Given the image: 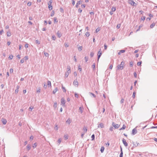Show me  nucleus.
<instances>
[{
    "label": "nucleus",
    "mask_w": 157,
    "mask_h": 157,
    "mask_svg": "<svg viewBox=\"0 0 157 157\" xmlns=\"http://www.w3.org/2000/svg\"><path fill=\"white\" fill-rule=\"evenodd\" d=\"M34 108L33 107L31 106L29 108V110L30 111H32L33 109Z\"/></svg>",
    "instance_id": "obj_45"
},
{
    "label": "nucleus",
    "mask_w": 157,
    "mask_h": 157,
    "mask_svg": "<svg viewBox=\"0 0 157 157\" xmlns=\"http://www.w3.org/2000/svg\"><path fill=\"white\" fill-rule=\"evenodd\" d=\"M48 84L47 85L49 87V86H51V82L49 81H48L47 82Z\"/></svg>",
    "instance_id": "obj_26"
},
{
    "label": "nucleus",
    "mask_w": 157,
    "mask_h": 157,
    "mask_svg": "<svg viewBox=\"0 0 157 157\" xmlns=\"http://www.w3.org/2000/svg\"><path fill=\"white\" fill-rule=\"evenodd\" d=\"M52 0H50L49 2H48V5H52Z\"/></svg>",
    "instance_id": "obj_34"
},
{
    "label": "nucleus",
    "mask_w": 157,
    "mask_h": 157,
    "mask_svg": "<svg viewBox=\"0 0 157 157\" xmlns=\"http://www.w3.org/2000/svg\"><path fill=\"white\" fill-rule=\"evenodd\" d=\"M112 125L115 128H118L119 127V125L117 124H115L114 122L112 123Z\"/></svg>",
    "instance_id": "obj_8"
},
{
    "label": "nucleus",
    "mask_w": 157,
    "mask_h": 157,
    "mask_svg": "<svg viewBox=\"0 0 157 157\" xmlns=\"http://www.w3.org/2000/svg\"><path fill=\"white\" fill-rule=\"evenodd\" d=\"M125 63L123 61L121 62L120 65H119L117 66V70H122L124 68V65Z\"/></svg>",
    "instance_id": "obj_1"
},
{
    "label": "nucleus",
    "mask_w": 157,
    "mask_h": 157,
    "mask_svg": "<svg viewBox=\"0 0 157 157\" xmlns=\"http://www.w3.org/2000/svg\"><path fill=\"white\" fill-rule=\"evenodd\" d=\"M65 99L63 98H62L61 99V105H62L63 107L65 106Z\"/></svg>",
    "instance_id": "obj_3"
},
{
    "label": "nucleus",
    "mask_w": 157,
    "mask_h": 157,
    "mask_svg": "<svg viewBox=\"0 0 157 157\" xmlns=\"http://www.w3.org/2000/svg\"><path fill=\"white\" fill-rule=\"evenodd\" d=\"M100 126L101 128L104 127L103 124L102 123H100L98 125V127Z\"/></svg>",
    "instance_id": "obj_25"
},
{
    "label": "nucleus",
    "mask_w": 157,
    "mask_h": 157,
    "mask_svg": "<svg viewBox=\"0 0 157 157\" xmlns=\"http://www.w3.org/2000/svg\"><path fill=\"white\" fill-rule=\"evenodd\" d=\"M35 41L36 44H40V42L38 40H36Z\"/></svg>",
    "instance_id": "obj_42"
},
{
    "label": "nucleus",
    "mask_w": 157,
    "mask_h": 157,
    "mask_svg": "<svg viewBox=\"0 0 157 157\" xmlns=\"http://www.w3.org/2000/svg\"><path fill=\"white\" fill-rule=\"evenodd\" d=\"M105 148L103 146L101 147V148L100 151L101 153H103L104 152Z\"/></svg>",
    "instance_id": "obj_19"
},
{
    "label": "nucleus",
    "mask_w": 157,
    "mask_h": 157,
    "mask_svg": "<svg viewBox=\"0 0 157 157\" xmlns=\"http://www.w3.org/2000/svg\"><path fill=\"white\" fill-rule=\"evenodd\" d=\"M120 26H121V25L120 24H118L117 26V29H119L120 27Z\"/></svg>",
    "instance_id": "obj_54"
},
{
    "label": "nucleus",
    "mask_w": 157,
    "mask_h": 157,
    "mask_svg": "<svg viewBox=\"0 0 157 157\" xmlns=\"http://www.w3.org/2000/svg\"><path fill=\"white\" fill-rule=\"evenodd\" d=\"M11 35V33L10 31L7 32V36L8 37L10 36Z\"/></svg>",
    "instance_id": "obj_23"
},
{
    "label": "nucleus",
    "mask_w": 157,
    "mask_h": 157,
    "mask_svg": "<svg viewBox=\"0 0 157 157\" xmlns=\"http://www.w3.org/2000/svg\"><path fill=\"white\" fill-rule=\"evenodd\" d=\"M128 2L132 6H136L137 5V4L135 3L133 0H128Z\"/></svg>",
    "instance_id": "obj_2"
},
{
    "label": "nucleus",
    "mask_w": 157,
    "mask_h": 157,
    "mask_svg": "<svg viewBox=\"0 0 157 157\" xmlns=\"http://www.w3.org/2000/svg\"><path fill=\"white\" fill-rule=\"evenodd\" d=\"M82 1L81 0H80L78 1L76 4V7L78 8V5L81 4L82 3Z\"/></svg>",
    "instance_id": "obj_6"
},
{
    "label": "nucleus",
    "mask_w": 157,
    "mask_h": 157,
    "mask_svg": "<svg viewBox=\"0 0 157 157\" xmlns=\"http://www.w3.org/2000/svg\"><path fill=\"white\" fill-rule=\"evenodd\" d=\"M145 17H141V20H142H142L144 21V20H145Z\"/></svg>",
    "instance_id": "obj_60"
},
{
    "label": "nucleus",
    "mask_w": 157,
    "mask_h": 157,
    "mask_svg": "<svg viewBox=\"0 0 157 157\" xmlns=\"http://www.w3.org/2000/svg\"><path fill=\"white\" fill-rule=\"evenodd\" d=\"M85 35L86 36H89L90 35V33L88 32H86L85 34Z\"/></svg>",
    "instance_id": "obj_32"
},
{
    "label": "nucleus",
    "mask_w": 157,
    "mask_h": 157,
    "mask_svg": "<svg viewBox=\"0 0 157 157\" xmlns=\"http://www.w3.org/2000/svg\"><path fill=\"white\" fill-rule=\"evenodd\" d=\"M89 94L90 96H92L93 97L95 98L96 96H95V95L93 93H91V92H89Z\"/></svg>",
    "instance_id": "obj_20"
},
{
    "label": "nucleus",
    "mask_w": 157,
    "mask_h": 157,
    "mask_svg": "<svg viewBox=\"0 0 157 157\" xmlns=\"http://www.w3.org/2000/svg\"><path fill=\"white\" fill-rule=\"evenodd\" d=\"M24 62V60L23 59H21V60H20V63H23Z\"/></svg>",
    "instance_id": "obj_62"
},
{
    "label": "nucleus",
    "mask_w": 157,
    "mask_h": 157,
    "mask_svg": "<svg viewBox=\"0 0 157 157\" xmlns=\"http://www.w3.org/2000/svg\"><path fill=\"white\" fill-rule=\"evenodd\" d=\"M78 70L80 72L81 71H82V68L80 67V65H79L78 67Z\"/></svg>",
    "instance_id": "obj_41"
},
{
    "label": "nucleus",
    "mask_w": 157,
    "mask_h": 157,
    "mask_svg": "<svg viewBox=\"0 0 157 157\" xmlns=\"http://www.w3.org/2000/svg\"><path fill=\"white\" fill-rule=\"evenodd\" d=\"M136 93L135 92H134L133 93L132 97L133 98H134L135 96Z\"/></svg>",
    "instance_id": "obj_52"
},
{
    "label": "nucleus",
    "mask_w": 157,
    "mask_h": 157,
    "mask_svg": "<svg viewBox=\"0 0 157 157\" xmlns=\"http://www.w3.org/2000/svg\"><path fill=\"white\" fill-rule=\"evenodd\" d=\"M69 124L71 123L70 119H68L66 121Z\"/></svg>",
    "instance_id": "obj_55"
},
{
    "label": "nucleus",
    "mask_w": 157,
    "mask_h": 157,
    "mask_svg": "<svg viewBox=\"0 0 157 157\" xmlns=\"http://www.w3.org/2000/svg\"><path fill=\"white\" fill-rule=\"evenodd\" d=\"M54 129L55 130H57L58 129V126L56 124H55V127H54Z\"/></svg>",
    "instance_id": "obj_36"
},
{
    "label": "nucleus",
    "mask_w": 157,
    "mask_h": 157,
    "mask_svg": "<svg viewBox=\"0 0 157 157\" xmlns=\"http://www.w3.org/2000/svg\"><path fill=\"white\" fill-rule=\"evenodd\" d=\"M31 4H32L31 2H29L27 4V5L28 6H30L31 5Z\"/></svg>",
    "instance_id": "obj_46"
},
{
    "label": "nucleus",
    "mask_w": 157,
    "mask_h": 157,
    "mask_svg": "<svg viewBox=\"0 0 157 157\" xmlns=\"http://www.w3.org/2000/svg\"><path fill=\"white\" fill-rule=\"evenodd\" d=\"M124 98H122L120 101V103L121 104L123 103L124 102Z\"/></svg>",
    "instance_id": "obj_43"
},
{
    "label": "nucleus",
    "mask_w": 157,
    "mask_h": 157,
    "mask_svg": "<svg viewBox=\"0 0 157 157\" xmlns=\"http://www.w3.org/2000/svg\"><path fill=\"white\" fill-rule=\"evenodd\" d=\"M82 49V46H80L78 48V50L80 52L81 51Z\"/></svg>",
    "instance_id": "obj_39"
},
{
    "label": "nucleus",
    "mask_w": 157,
    "mask_h": 157,
    "mask_svg": "<svg viewBox=\"0 0 157 157\" xmlns=\"http://www.w3.org/2000/svg\"><path fill=\"white\" fill-rule=\"evenodd\" d=\"M137 131L136 129L135 128L132 129V135H134L137 133Z\"/></svg>",
    "instance_id": "obj_4"
},
{
    "label": "nucleus",
    "mask_w": 157,
    "mask_h": 157,
    "mask_svg": "<svg viewBox=\"0 0 157 157\" xmlns=\"http://www.w3.org/2000/svg\"><path fill=\"white\" fill-rule=\"evenodd\" d=\"M58 88L57 87H56L54 90L53 91L52 93L53 94H55L56 92L58 91Z\"/></svg>",
    "instance_id": "obj_14"
},
{
    "label": "nucleus",
    "mask_w": 157,
    "mask_h": 157,
    "mask_svg": "<svg viewBox=\"0 0 157 157\" xmlns=\"http://www.w3.org/2000/svg\"><path fill=\"white\" fill-rule=\"evenodd\" d=\"M54 13H55L54 11V10H52V13H51V17L53 16L54 15Z\"/></svg>",
    "instance_id": "obj_40"
},
{
    "label": "nucleus",
    "mask_w": 157,
    "mask_h": 157,
    "mask_svg": "<svg viewBox=\"0 0 157 157\" xmlns=\"http://www.w3.org/2000/svg\"><path fill=\"white\" fill-rule=\"evenodd\" d=\"M60 11L62 13L63 12V9L61 7L60 8Z\"/></svg>",
    "instance_id": "obj_64"
},
{
    "label": "nucleus",
    "mask_w": 157,
    "mask_h": 157,
    "mask_svg": "<svg viewBox=\"0 0 157 157\" xmlns=\"http://www.w3.org/2000/svg\"><path fill=\"white\" fill-rule=\"evenodd\" d=\"M41 90V89L40 88V87H39L38 88H37V93H40V92Z\"/></svg>",
    "instance_id": "obj_35"
},
{
    "label": "nucleus",
    "mask_w": 157,
    "mask_h": 157,
    "mask_svg": "<svg viewBox=\"0 0 157 157\" xmlns=\"http://www.w3.org/2000/svg\"><path fill=\"white\" fill-rule=\"evenodd\" d=\"M57 35L58 36L59 38L61 37L62 36V34L61 33V32L58 31L57 33Z\"/></svg>",
    "instance_id": "obj_12"
},
{
    "label": "nucleus",
    "mask_w": 157,
    "mask_h": 157,
    "mask_svg": "<svg viewBox=\"0 0 157 157\" xmlns=\"http://www.w3.org/2000/svg\"><path fill=\"white\" fill-rule=\"evenodd\" d=\"M53 106L55 108H56L57 107V102H55Z\"/></svg>",
    "instance_id": "obj_50"
},
{
    "label": "nucleus",
    "mask_w": 157,
    "mask_h": 157,
    "mask_svg": "<svg viewBox=\"0 0 157 157\" xmlns=\"http://www.w3.org/2000/svg\"><path fill=\"white\" fill-rule=\"evenodd\" d=\"M27 148L28 150H30V149L31 147L29 145H28L27 146Z\"/></svg>",
    "instance_id": "obj_53"
},
{
    "label": "nucleus",
    "mask_w": 157,
    "mask_h": 157,
    "mask_svg": "<svg viewBox=\"0 0 157 157\" xmlns=\"http://www.w3.org/2000/svg\"><path fill=\"white\" fill-rule=\"evenodd\" d=\"M134 76L136 78L137 77V74L136 72H134Z\"/></svg>",
    "instance_id": "obj_59"
},
{
    "label": "nucleus",
    "mask_w": 157,
    "mask_h": 157,
    "mask_svg": "<svg viewBox=\"0 0 157 157\" xmlns=\"http://www.w3.org/2000/svg\"><path fill=\"white\" fill-rule=\"evenodd\" d=\"M125 51L124 50H122L120 51L119 52H118V54L119 55H121V53H123L125 52Z\"/></svg>",
    "instance_id": "obj_13"
},
{
    "label": "nucleus",
    "mask_w": 157,
    "mask_h": 157,
    "mask_svg": "<svg viewBox=\"0 0 157 157\" xmlns=\"http://www.w3.org/2000/svg\"><path fill=\"white\" fill-rule=\"evenodd\" d=\"M29 59V57L28 56H25V57L23 59L24 60L26 61L27 60Z\"/></svg>",
    "instance_id": "obj_29"
},
{
    "label": "nucleus",
    "mask_w": 157,
    "mask_h": 157,
    "mask_svg": "<svg viewBox=\"0 0 157 157\" xmlns=\"http://www.w3.org/2000/svg\"><path fill=\"white\" fill-rule=\"evenodd\" d=\"M48 8L50 10H51L52 9V5H48Z\"/></svg>",
    "instance_id": "obj_24"
},
{
    "label": "nucleus",
    "mask_w": 157,
    "mask_h": 157,
    "mask_svg": "<svg viewBox=\"0 0 157 157\" xmlns=\"http://www.w3.org/2000/svg\"><path fill=\"white\" fill-rule=\"evenodd\" d=\"M71 72V71H67V72H66L65 75V78H67L68 77L69 74Z\"/></svg>",
    "instance_id": "obj_11"
},
{
    "label": "nucleus",
    "mask_w": 157,
    "mask_h": 157,
    "mask_svg": "<svg viewBox=\"0 0 157 157\" xmlns=\"http://www.w3.org/2000/svg\"><path fill=\"white\" fill-rule=\"evenodd\" d=\"M25 48H27L28 47V44H26L25 45Z\"/></svg>",
    "instance_id": "obj_58"
},
{
    "label": "nucleus",
    "mask_w": 157,
    "mask_h": 157,
    "mask_svg": "<svg viewBox=\"0 0 157 157\" xmlns=\"http://www.w3.org/2000/svg\"><path fill=\"white\" fill-rule=\"evenodd\" d=\"M126 128V126L124 124H123L122 128L119 129L120 130H121L125 129Z\"/></svg>",
    "instance_id": "obj_18"
},
{
    "label": "nucleus",
    "mask_w": 157,
    "mask_h": 157,
    "mask_svg": "<svg viewBox=\"0 0 157 157\" xmlns=\"http://www.w3.org/2000/svg\"><path fill=\"white\" fill-rule=\"evenodd\" d=\"M142 63V61H140L139 62H138L137 63V65L138 66H141V64Z\"/></svg>",
    "instance_id": "obj_30"
},
{
    "label": "nucleus",
    "mask_w": 157,
    "mask_h": 157,
    "mask_svg": "<svg viewBox=\"0 0 157 157\" xmlns=\"http://www.w3.org/2000/svg\"><path fill=\"white\" fill-rule=\"evenodd\" d=\"M62 88L63 89V91L64 92H66V90L65 88L63 86V85H62Z\"/></svg>",
    "instance_id": "obj_31"
},
{
    "label": "nucleus",
    "mask_w": 157,
    "mask_h": 157,
    "mask_svg": "<svg viewBox=\"0 0 157 157\" xmlns=\"http://www.w3.org/2000/svg\"><path fill=\"white\" fill-rule=\"evenodd\" d=\"M44 56H46V57H48L49 56V54L48 53H46V52H44Z\"/></svg>",
    "instance_id": "obj_44"
},
{
    "label": "nucleus",
    "mask_w": 157,
    "mask_h": 157,
    "mask_svg": "<svg viewBox=\"0 0 157 157\" xmlns=\"http://www.w3.org/2000/svg\"><path fill=\"white\" fill-rule=\"evenodd\" d=\"M104 48L105 50H106L107 48V46L106 44H105L104 45Z\"/></svg>",
    "instance_id": "obj_61"
},
{
    "label": "nucleus",
    "mask_w": 157,
    "mask_h": 157,
    "mask_svg": "<svg viewBox=\"0 0 157 157\" xmlns=\"http://www.w3.org/2000/svg\"><path fill=\"white\" fill-rule=\"evenodd\" d=\"M54 21L55 23V22L57 23L58 21V20H57V18L56 17H54Z\"/></svg>",
    "instance_id": "obj_37"
},
{
    "label": "nucleus",
    "mask_w": 157,
    "mask_h": 157,
    "mask_svg": "<svg viewBox=\"0 0 157 157\" xmlns=\"http://www.w3.org/2000/svg\"><path fill=\"white\" fill-rule=\"evenodd\" d=\"M155 23H153L150 25V27L151 29L153 28L155 26Z\"/></svg>",
    "instance_id": "obj_22"
},
{
    "label": "nucleus",
    "mask_w": 157,
    "mask_h": 157,
    "mask_svg": "<svg viewBox=\"0 0 157 157\" xmlns=\"http://www.w3.org/2000/svg\"><path fill=\"white\" fill-rule=\"evenodd\" d=\"M67 71L71 72V67L70 66H67Z\"/></svg>",
    "instance_id": "obj_27"
},
{
    "label": "nucleus",
    "mask_w": 157,
    "mask_h": 157,
    "mask_svg": "<svg viewBox=\"0 0 157 157\" xmlns=\"http://www.w3.org/2000/svg\"><path fill=\"white\" fill-rule=\"evenodd\" d=\"M113 127H111L109 128V130L111 131H113Z\"/></svg>",
    "instance_id": "obj_56"
},
{
    "label": "nucleus",
    "mask_w": 157,
    "mask_h": 157,
    "mask_svg": "<svg viewBox=\"0 0 157 157\" xmlns=\"http://www.w3.org/2000/svg\"><path fill=\"white\" fill-rule=\"evenodd\" d=\"M13 57V56L12 55H11L9 56V58L10 59H12Z\"/></svg>",
    "instance_id": "obj_51"
},
{
    "label": "nucleus",
    "mask_w": 157,
    "mask_h": 157,
    "mask_svg": "<svg viewBox=\"0 0 157 157\" xmlns=\"http://www.w3.org/2000/svg\"><path fill=\"white\" fill-rule=\"evenodd\" d=\"M83 133H85L86 132L87 130V128L85 127H84L83 128Z\"/></svg>",
    "instance_id": "obj_17"
},
{
    "label": "nucleus",
    "mask_w": 157,
    "mask_h": 157,
    "mask_svg": "<svg viewBox=\"0 0 157 157\" xmlns=\"http://www.w3.org/2000/svg\"><path fill=\"white\" fill-rule=\"evenodd\" d=\"M122 142L123 144H124V145L125 146L127 147L128 145V144L126 142V140L124 139H123L122 140Z\"/></svg>",
    "instance_id": "obj_9"
},
{
    "label": "nucleus",
    "mask_w": 157,
    "mask_h": 157,
    "mask_svg": "<svg viewBox=\"0 0 157 157\" xmlns=\"http://www.w3.org/2000/svg\"><path fill=\"white\" fill-rule=\"evenodd\" d=\"M133 145L134 146H135L136 147L138 146L139 145H140L139 143H137V142H133Z\"/></svg>",
    "instance_id": "obj_15"
},
{
    "label": "nucleus",
    "mask_w": 157,
    "mask_h": 157,
    "mask_svg": "<svg viewBox=\"0 0 157 157\" xmlns=\"http://www.w3.org/2000/svg\"><path fill=\"white\" fill-rule=\"evenodd\" d=\"M121 152L120 155V157H123V151H122V148L121 147Z\"/></svg>",
    "instance_id": "obj_16"
},
{
    "label": "nucleus",
    "mask_w": 157,
    "mask_h": 157,
    "mask_svg": "<svg viewBox=\"0 0 157 157\" xmlns=\"http://www.w3.org/2000/svg\"><path fill=\"white\" fill-rule=\"evenodd\" d=\"M86 6V5L85 4H82L81 5V7L82 8H85Z\"/></svg>",
    "instance_id": "obj_57"
},
{
    "label": "nucleus",
    "mask_w": 157,
    "mask_h": 157,
    "mask_svg": "<svg viewBox=\"0 0 157 157\" xmlns=\"http://www.w3.org/2000/svg\"><path fill=\"white\" fill-rule=\"evenodd\" d=\"M73 85L74 86H76L77 87L78 86V82L77 79L74 81L73 82Z\"/></svg>",
    "instance_id": "obj_7"
},
{
    "label": "nucleus",
    "mask_w": 157,
    "mask_h": 157,
    "mask_svg": "<svg viewBox=\"0 0 157 157\" xmlns=\"http://www.w3.org/2000/svg\"><path fill=\"white\" fill-rule=\"evenodd\" d=\"M61 140L60 138L57 141V142L59 143V144L61 143Z\"/></svg>",
    "instance_id": "obj_47"
},
{
    "label": "nucleus",
    "mask_w": 157,
    "mask_h": 157,
    "mask_svg": "<svg viewBox=\"0 0 157 157\" xmlns=\"http://www.w3.org/2000/svg\"><path fill=\"white\" fill-rule=\"evenodd\" d=\"M91 138H92V140H94V138H95V135L94 134H93L91 136Z\"/></svg>",
    "instance_id": "obj_38"
},
{
    "label": "nucleus",
    "mask_w": 157,
    "mask_h": 157,
    "mask_svg": "<svg viewBox=\"0 0 157 157\" xmlns=\"http://www.w3.org/2000/svg\"><path fill=\"white\" fill-rule=\"evenodd\" d=\"M101 49H100V51H98V61H99V59L100 58L101 56V55L102 53L100 52Z\"/></svg>",
    "instance_id": "obj_5"
},
{
    "label": "nucleus",
    "mask_w": 157,
    "mask_h": 157,
    "mask_svg": "<svg viewBox=\"0 0 157 157\" xmlns=\"http://www.w3.org/2000/svg\"><path fill=\"white\" fill-rule=\"evenodd\" d=\"M52 39L53 40H55L56 39V37H55V36H54V35H53L52 36Z\"/></svg>",
    "instance_id": "obj_48"
},
{
    "label": "nucleus",
    "mask_w": 157,
    "mask_h": 157,
    "mask_svg": "<svg viewBox=\"0 0 157 157\" xmlns=\"http://www.w3.org/2000/svg\"><path fill=\"white\" fill-rule=\"evenodd\" d=\"M82 109H83V107H80L79 108V110L81 113H82L83 112Z\"/></svg>",
    "instance_id": "obj_21"
},
{
    "label": "nucleus",
    "mask_w": 157,
    "mask_h": 157,
    "mask_svg": "<svg viewBox=\"0 0 157 157\" xmlns=\"http://www.w3.org/2000/svg\"><path fill=\"white\" fill-rule=\"evenodd\" d=\"M2 123H3V124L4 125L6 124L7 123L6 120V119H4V118L2 119Z\"/></svg>",
    "instance_id": "obj_10"
},
{
    "label": "nucleus",
    "mask_w": 157,
    "mask_h": 157,
    "mask_svg": "<svg viewBox=\"0 0 157 157\" xmlns=\"http://www.w3.org/2000/svg\"><path fill=\"white\" fill-rule=\"evenodd\" d=\"M94 54L93 52H91L90 53V56L91 57H92L94 56Z\"/></svg>",
    "instance_id": "obj_33"
},
{
    "label": "nucleus",
    "mask_w": 157,
    "mask_h": 157,
    "mask_svg": "<svg viewBox=\"0 0 157 157\" xmlns=\"http://www.w3.org/2000/svg\"><path fill=\"white\" fill-rule=\"evenodd\" d=\"M84 59L85 61V62H87L88 60V57L86 56H85L84 58Z\"/></svg>",
    "instance_id": "obj_49"
},
{
    "label": "nucleus",
    "mask_w": 157,
    "mask_h": 157,
    "mask_svg": "<svg viewBox=\"0 0 157 157\" xmlns=\"http://www.w3.org/2000/svg\"><path fill=\"white\" fill-rule=\"evenodd\" d=\"M18 91H19V90L16 89L15 91V93L16 94H17V93H18Z\"/></svg>",
    "instance_id": "obj_63"
},
{
    "label": "nucleus",
    "mask_w": 157,
    "mask_h": 157,
    "mask_svg": "<svg viewBox=\"0 0 157 157\" xmlns=\"http://www.w3.org/2000/svg\"><path fill=\"white\" fill-rule=\"evenodd\" d=\"M116 8L115 7H113L112 8V10L113 12H114L116 11Z\"/></svg>",
    "instance_id": "obj_28"
}]
</instances>
